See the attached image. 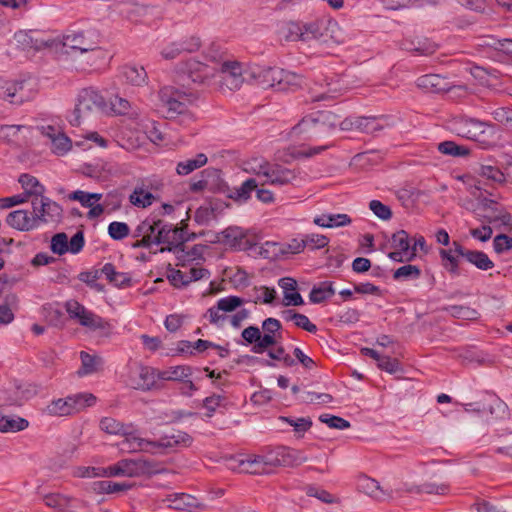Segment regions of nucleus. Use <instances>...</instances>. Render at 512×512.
<instances>
[{
    "label": "nucleus",
    "mask_w": 512,
    "mask_h": 512,
    "mask_svg": "<svg viewBox=\"0 0 512 512\" xmlns=\"http://www.w3.org/2000/svg\"><path fill=\"white\" fill-rule=\"evenodd\" d=\"M81 368L78 371L80 376L91 375L99 372L103 366V359L96 354H89L82 351L80 353Z\"/></svg>",
    "instance_id": "40"
},
{
    "label": "nucleus",
    "mask_w": 512,
    "mask_h": 512,
    "mask_svg": "<svg viewBox=\"0 0 512 512\" xmlns=\"http://www.w3.org/2000/svg\"><path fill=\"white\" fill-rule=\"evenodd\" d=\"M159 99L170 117L181 116L183 124L194 120V115L189 110V106L197 99L194 93L164 87L159 91Z\"/></svg>",
    "instance_id": "6"
},
{
    "label": "nucleus",
    "mask_w": 512,
    "mask_h": 512,
    "mask_svg": "<svg viewBox=\"0 0 512 512\" xmlns=\"http://www.w3.org/2000/svg\"><path fill=\"white\" fill-rule=\"evenodd\" d=\"M377 366L379 369L389 373L396 374L403 372V368L400 362L396 358H391L389 356H381L378 359Z\"/></svg>",
    "instance_id": "59"
},
{
    "label": "nucleus",
    "mask_w": 512,
    "mask_h": 512,
    "mask_svg": "<svg viewBox=\"0 0 512 512\" xmlns=\"http://www.w3.org/2000/svg\"><path fill=\"white\" fill-rule=\"evenodd\" d=\"M464 258L480 270H489L494 267L493 261L482 251L465 250Z\"/></svg>",
    "instance_id": "48"
},
{
    "label": "nucleus",
    "mask_w": 512,
    "mask_h": 512,
    "mask_svg": "<svg viewBox=\"0 0 512 512\" xmlns=\"http://www.w3.org/2000/svg\"><path fill=\"white\" fill-rule=\"evenodd\" d=\"M335 294V289L330 282H322L318 286H314L309 294V300L318 304Z\"/></svg>",
    "instance_id": "49"
},
{
    "label": "nucleus",
    "mask_w": 512,
    "mask_h": 512,
    "mask_svg": "<svg viewBox=\"0 0 512 512\" xmlns=\"http://www.w3.org/2000/svg\"><path fill=\"white\" fill-rule=\"evenodd\" d=\"M160 220L153 221L146 219L142 221L135 230V236L141 237V244L145 247L159 245L157 231H159Z\"/></svg>",
    "instance_id": "31"
},
{
    "label": "nucleus",
    "mask_w": 512,
    "mask_h": 512,
    "mask_svg": "<svg viewBox=\"0 0 512 512\" xmlns=\"http://www.w3.org/2000/svg\"><path fill=\"white\" fill-rule=\"evenodd\" d=\"M74 415L93 407L97 403V397L90 392H82L70 395Z\"/></svg>",
    "instance_id": "44"
},
{
    "label": "nucleus",
    "mask_w": 512,
    "mask_h": 512,
    "mask_svg": "<svg viewBox=\"0 0 512 512\" xmlns=\"http://www.w3.org/2000/svg\"><path fill=\"white\" fill-rule=\"evenodd\" d=\"M258 188V183L255 178L246 179L238 188H236L229 197L237 202H247L251 193Z\"/></svg>",
    "instance_id": "45"
},
{
    "label": "nucleus",
    "mask_w": 512,
    "mask_h": 512,
    "mask_svg": "<svg viewBox=\"0 0 512 512\" xmlns=\"http://www.w3.org/2000/svg\"><path fill=\"white\" fill-rule=\"evenodd\" d=\"M130 109V102L122 97L114 96L109 101L108 110H110L114 114L125 115L130 111Z\"/></svg>",
    "instance_id": "63"
},
{
    "label": "nucleus",
    "mask_w": 512,
    "mask_h": 512,
    "mask_svg": "<svg viewBox=\"0 0 512 512\" xmlns=\"http://www.w3.org/2000/svg\"><path fill=\"white\" fill-rule=\"evenodd\" d=\"M300 176L301 172L297 169H290L277 163H271L264 183L273 186L295 185Z\"/></svg>",
    "instance_id": "19"
},
{
    "label": "nucleus",
    "mask_w": 512,
    "mask_h": 512,
    "mask_svg": "<svg viewBox=\"0 0 512 512\" xmlns=\"http://www.w3.org/2000/svg\"><path fill=\"white\" fill-rule=\"evenodd\" d=\"M6 222L13 229L22 232H28L37 229L33 212H29L28 210L24 209H18L10 212L7 215Z\"/></svg>",
    "instance_id": "26"
},
{
    "label": "nucleus",
    "mask_w": 512,
    "mask_h": 512,
    "mask_svg": "<svg viewBox=\"0 0 512 512\" xmlns=\"http://www.w3.org/2000/svg\"><path fill=\"white\" fill-rule=\"evenodd\" d=\"M14 39L18 47L26 52H54L55 36H45L36 31H19L15 33Z\"/></svg>",
    "instance_id": "13"
},
{
    "label": "nucleus",
    "mask_w": 512,
    "mask_h": 512,
    "mask_svg": "<svg viewBox=\"0 0 512 512\" xmlns=\"http://www.w3.org/2000/svg\"><path fill=\"white\" fill-rule=\"evenodd\" d=\"M451 129L457 135L481 144H489L496 133L493 125L467 116L454 118Z\"/></svg>",
    "instance_id": "8"
},
{
    "label": "nucleus",
    "mask_w": 512,
    "mask_h": 512,
    "mask_svg": "<svg viewBox=\"0 0 512 512\" xmlns=\"http://www.w3.org/2000/svg\"><path fill=\"white\" fill-rule=\"evenodd\" d=\"M73 475L78 478H107V467L78 466Z\"/></svg>",
    "instance_id": "53"
},
{
    "label": "nucleus",
    "mask_w": 512,
    "mask_h": 512,
    "mask_svg": "<svg viewBox=\"0 0 512 512\" xmlns=\"http://www.w3.org/2000/svg\"><path fill=\"white\" fill-rule=\"evenodd\" d=\"M207 163V156L203 153L197 154L195 157L185 159L177 164L176 172L179 175H188L196 169L201 168Z\"/></svg>",
    "instance_id": "46"
},
{
    "label": "nucleus",
    "mask_w": 512,
    "mask_h": 512,
    "mask_svg": "<svg viewBox=\"0 0 512 512\" xmlns=\"http://www.w3.org/2000/svg\"><path fill=\"white\" fill-rule=\"evenodd\" d=\"M100 428L102 431L108 434H121L123 436L128 426H124L122 423L112 417H104L100 421Z\"/></svg>",
    "instance_id": "57"
},
{
    "label": "nucleus",
    "mask_w": 512,
    "mask_h": 512,
    "mask_svg": "<svg viewBox=\"0 0 512 512\" xmlns=\"http://www.w3.org/2000/svg\"><path fill=\"white\" fill-rule=\"evenodd\" d=\"M369 208L373 214L381 220L386 221L392 217L391 209L379 200L370 201Z\"/></svg>",
    "instance_id": "64"
},
{
    "label": "nucleus",
    "mask_w": 512,
    "mask_h": 512,
    "mask_svg": "<svg viewBox=\"0 0 512 512\" xmlns=\"http://www.w3.org/2000/svg\"><path fill=\"white\" fill-rule=\"evenodd\" d=\"M442 79L438 75L430 74L418 78L417 86L426 92H437L441 90Z\"/></svg>",
    "instance_id": "56"
},
{
    "label": "nucleus",
    "mask_w": 512,
    "mask_h": 512,
    "mask_svg": "<svg viewBox=\"0 0 512 512\" xmlns=\"http://www.w3.org/2000/svg\"><path fill=\"white\" fill-rule=\"evenodd\" d=\"M248 80L263 89H273L285 92L294 91L301 86L300 75L277 67L249 64L247 66Z\"/></svg>",
    "instance_id": "3"
},
{
    "label": "nucleus",
    "mask_w": 512,
    "mask_h": 512,
    "mask_svg": "<svg viewBox=\"0 0 512 512\" xmlns=\"http://www.w3.org/2000/svg\"><path fill=\"white\" fill-rule=\"evenodd\" d=\"M270 162L261 156H254L245 160L242 164L243 171L257 177H264L269 172Z\"/></svg>",
    "instance_id": "38"
},
{
    "label": "nucleus",
    "mask_w": 512,
    "mask_h": 512,
    "mask_svg": "<svg viewBox=\"0 0 512 512\" xmlns=\"http://www.w3.org/2000/svg\"><path fill=\"white\" fill-rule=\"evenodd\" d=\"M37 93L38 85L34 80H0V98L11 104L21 105L31 101Z\"/></svg>",
    "instance_id": "10"
},
{
    "label": "nucleus",
    "mask_w": 512,
    "mask_h": 512,
    "mask_svg": "<svg viewBox=\"0 0 512 512\" xmlns=\"http://www.w3.org/2000/svg\"><path fill=\"white\" fill-rule=\"evenodd\" d=\"M223 236L226 243L234 248L241 249L244 247L243 241L245 239V233L241 228L230 227L223 232Z\"/></svg>",
    "instance_id": "54"
},
{
    "label": "nucleus",
    "mask_w": 512,
    "mask_h": 512,
    "mask_svg": "<svg viewBox=\"0 0 512 512\" xmlns=\"http://www.w3.org/2000/svg\"><path fill=\"white\" fill-rule=\"evenodd\" d=\"M101 193H90L83 190H76L68 195L71 201H77L81 206L88 208L87 217L96 219L104 213V207L100 204L102 199Z\"/></svg>",
    "instance_id": "21"
},
{
    "label": "nucleus",
    "mask_w": 512,
    "mask_h": 512,
    "mask_svg": "<svg viewBox=\"0 0 512 512\" xmlns=\"http://www.w3.org/2000/svg\"><path fill=\"white\" fill-rule=\"evenodd\" d=\"M352 222L349 215L345 213L321 214L313 219V223L322 228H338L350 225Z\"/></svg>",
    "instance_id": "34"
},
{
    "label": "nucleus",
    "mask_w": 512,
    "mask_h": 512,
    "mask_svg": "<svg viewBox=\"0 0 512 512\" xmlns=\"http://www.w3.org/2000/svg\"><path fill=\"white\" fill-rule=\"evenodd\" d=\"M100 37L93 31H69L65 34L55 36L54 53L65 55L71 60L78 59L91 44Z\"/></svg>",
    "instance_id": "5"
},
{
    "label": "nucleus",
    "mask_w": 512,
    "mask_h": 512,
    "mask_svg": "<svg viewBox=\"0 0 512 512\" xmlns=\"http://www.w3.org/2000/svg\"><path fill=\"white\" fill-rule=\"evenodd\" d=\"M248 65L226 59L218 46L210 45L200 56L180 62L176 71L194 83L213 86L225 92L240 89L248 80Z\"/></svg>",
    "instance_id": "1"
},
{
    "label": "nucleus",
    "mask_w": 512,
    "mask_h": 512,
    "mask_svg": "<svg viewBox=\"0 0 512 512\" xmlns=\"http://www.w3.org/2000/svg\"><path fill=\"white\" fill-rule=\"evenodd\" d=\"M122 76L125 82L131 86L142 87L148 83V75L145 68L135 63L123 66Z\"/></svg>",
    "instance_id": "32"
},
{
    "label": "nucleus",
    "mask_w": 512,
    "mask_h": 512,
    "mask_svg": "<svg viewBox=\"0 0 512 512\" xmlns=\"http://www.w3.org/2000/svg\"><path fill=\"white\" fill-rule=\"evenodd\" d=\"M33 215L37 228L44 223L58 221L62 216V208L48 197H36L32 201Z\"/></svg>",
    "instance_id": "15"
},
{
    "label": "nucleus",
    "mask_w": 512,
    "mask_h": 512,
    "mask_svg": "<svg viewBox=\"0 0 512 512\" xmlns=\"http://www.w3.org/2000/svg\"><path fill=\"white\" fill-rule=\"evenodd\" d=\"M122 381L130 388L148 391L156 387V370L138 362H129L121 373Z\"/></svg>",
    "instance_id": "11"
},
{
    "label": "nucleus",
    "mask_w": 512,
    "mask_h": 512,
    "mask_svg": "<svg viewBox=\"0 0 512 512\" xmlns=\"http://www.w3.org/2000/svg\"><path fill=\"white\" fill-rule=\"evenodd\" d=\"M130 228L125 222L114 221L108 225V235L113 240H122L129 235Z\"/></svg>",
    "instance_id": "62"
},
{
    "label": "nucleus",
    "mask_w": 512,
    "mask_h": 512,
    "mask_svg": "<svg viewBox=\"0 0 512 512\" xmlns=\"http://www.w3.org/2000/svg\"><path fill=\"white\" fill-rule=\"evenodd\" d=\"M41 134L50 141L52 152L58 156L67 154L72 148V142L60 128L46 125L40 128Z\"/></svg>",
    "instance_id": "22"
},
{
    "label": "nucleus",
    "mask_w": 512,
    "mask_h": 512,
    "mask_svg": "<svg viewBox=\"0 0 512 512\" xmlns=\"http://www.w3.org/2000/svg\"><path fill=\"white\" fill-rule=\"evenodd\" d=\"M263 335L260 334V342L253 346V352L262 353L266 348L276 344L281 338V323L275 318H267L262 324Z\"/></svg>",
    "instance_id": "23"
},
{
    "label": "nucleus",
    "mask_w": 512,
    "mask_h": 512,
    "mask_svg": "<svg viewBox=\"0 0 512 512\" xmlns=\"http://www.w3.org/2000/svg\"><path fill=\"white\" fill-rule=\"evenodd\" d=\"M123 437L124 438L120 446L124 452H146L158 454V441L143 437L139 431L133 429L131 426H128Z\"/></svg>",
    "instance_id": "14"
},
{
    "label": "nucleus",
    "mask_w": 512,
    "mask_h": 512,
    "mask_svg": "<svg viewBox=\"0 0 512 512\" xmlns=\"http://www.w3.org/2000/svg\"><path fill=\"white\" fill-rule=\"evenodd\" d=\"M107 111L108 106L101 93L91 87L84 88L77 95L70 123L77 126L97 113Z\"/></svg>",
    "instance_id": "7"
},
{
    "label": "nucleus",
    "mask_w": 512,
    "mask_h": 512,
    "mask_svg": "<svg viewBox=\"0 0 512 512\" xmlns=\"http://www.w3.org/2000/svg\"><path fill=\"white\" fill-rule=\"evenodd\" d=\"M157 196L144 185L136 186L129 196L130 203L138 208H147L157 201Z\"/></svg>",
    "instance_id": "37"
},
{
    "label": "nucleus",
    "mask_w": 512,
    "mask_h": 512,
    "mask_svg": "<svg viewBox=\"0 0 512 512\" xmlns=\"http://www.w3.org/2000/svg\"><path fill=\"white\" fill-rule=\"evenodd\" d=\"M163 502L168 503V507L171 509L185 512H195L204 507L196 497L186 493L170 494L163 499Z\"/></svg>",
    "instance_id": "25"
},
{
    "label": "nucleus",
    "mask_w": 512,
    "mask_h": 512,
    "mask_svg": "<svg viewBox=\"0 0 512 512\" xmlns=\"http://www.w3.org/2000/svg\"><path fill=\"white\" fill-rule=\"evenodd\" d=\"M438 150L445 155L453 157H467L470 150L463 145H458L453 141H444L438 144Z\"/></svg>",
    "instance_id": "51"
},
{
    "label": "nucleus",
    "mask_w": 512,
    "mask_h": 512,
    "mask_svg": "<svg viewBox=\"0 0 512 512\" xmlns=\"http://www.w3.org/2000/svg\"><path fill=\"white\" fill-rule=\"evenodd\" d=\"M102 274L116 286H127L130 283V277L125 273L117 272L112 264L104 265Z\"/></svg>",
    "instance_id": "52"
},
{
    "label": "nucleus",
    "mask_w": 512,
    "mask_h": 512,
    "mask_svg": "<svg viewBox=\"0 0 512 512\" xmlns=\"http://www.w3.org/2000/svg\"><path fill=\"white\" fill-rule=\"evenodd\" d=\"M19 182L24 190L23 194L26 195L27 198L29 196L41 197L45 191L43 185H41L38 179L34 176L23 174L20 176Z\"/></svg>",
    "instance_id": "47"
},
{
    "label": "nucleus",
    "mask_w": 512,
    "mask_h": 512,
    "mask_svg": "<svg viewBox=\"0 0 512 512\" xmlns=\"http://www.w3.org/2000/svg\"><path fill=\"white\" fill-rule=\"evenodd\" d=\"M158 454H162L166 449L173 447H189L193 438L186 432L177 431L171 434H165L158 440Z\"/></svg>",
    "instance_id": "30"
},
{
    "label": "nucleus",
    "mask_w": 512,
    "mask_h": 512,
    "mask_svg": "<svg viewBox=\"0 0 512 512\" xmlns=\"http://www.w3.org/2000/svg\"><path fill=\"white\" fill-rule=\"evenodd\" d=\"M270 467L269 454L266 456L245 455L243 473L262 474Z\"/></svg>",
    "instance_id": "41"
},
{
    "label": "nucleus",
    "mask_w": 512,
    "mask_h": 512,
    "mask_svg": "<svg viewBox=\"0 0 512 512\" xmlns=\"http://www.w3.org/2000/svg\"><path fill=\"white\" fill-rule=\"evenodd\" d=\"M253 302L271 304L276 297V290L267 286H256L253 288Z\"/></svg>",
    "instance_id": "55"
},
{
    "label": "nucleus",
    "mask_w": 512,
    "mask_h": 512,
    "mask_svg": "<svg viewBox=\"0 0 512 512\" xmlns=\"http://www.w3.org/2000/svg\"><path fill=\"white\" fill-rule=\"evenodd\" d=\"M338 118L330 112H318L302 118L291 131L292 136L303 140H317L330 135L337 127Z\"/></svg>",
    "instance_id": "4"
},
{
    "label": "nucleus",
    "mask_w": 512,
    "mask_h": 512,
    "mask_svg": "<svg viewBox=\"0 0 512 512\" xmlns=\"http://www.w3.org/2000/svg\"><path fill=\"white\" fill-rule=\"evenodd\" d=\"M161 472L159 465L144 458L123 459L107 467L109 477H141L150 476Z\"/></svg>",
    "instance_id": "9"
},
{
    "label": "nucleus",
    "mask_w": 512,
    "mask_h": 512,
    "mask_svg": "<svg viewBox=\"0 0 512 512\" xmlns=\"http://www.w3.org/2000/svg\"><path fill=\"white\" fill-rule=\"evenodd\" d=\"M357 485L360 491L373 498L382 499L387 496V493L382 489L380 484L368 476L359 477Z\"/></svg>",
    "instance_id": "42"
},
{
    "label": "nucleus",
    "mask_w": 512,
    "mask_h": 512,
    "mask_svg": "<svg viewBox=\"0 0 512 512\" xmlns=\"http://www.w3.org/2000/svg\"><path fill=\"white\" fill-rule=\"evenodd\" d=\"M308 458L303 452L288 448L280 447L269 453L270 466H298L305 463Z\"/></svg>",
    "instance_id": "24"
},
{
    "label": "nucleus",
    "mask_w": 512,
    "mask_h": 512,
    "mask_svg": "<svg viewBox=\"0 0 512 512\" xmlns=\"http://www.w3.org/2000/svg\"><path fill=\"white\" fill-rule=\"evenodd\" d=\"M85 239L83 232L75 233L71 239H68L66 233H57L51 238L50 250L59 256L66 253L78 254L84 247Z\"/></svg>",
    "instance_id": "17"
},
{
    "label": "nucleus",
    "mask_w": 512,
    "mask_h": 512,
    "mask_svg": "<svg viewBox=\"0 0 512 512\" xmlns=\"http://www.w3.org/2000/svg\"><path fill=\"white\" fill-rule=\"evenodd\" d=\"M480 177L495 184H504L506 182L505 174L496 166L482 165L479 168Z\"/></svg>",
    "instance_id": "50"
},
{
    "label": "nucleus",
    "mask_w": 512,
    "mask_h": 512,
    "mask_svg": "<svg viewBox=\"0 0 512 512\" xmlns=\"http://www.w3.org/2000/svg\"><path fill=\"white\" fill-rule=\"evenodd\" d=\"M157 380L163 381H185L192 375V368L186 365L169 367L164 370H156Z\"/></svg>",
    "instance_id": "36"
},
{
    "label": "nucleus",
    "mask_w": 512,
    "mask_h": 512,
    "mask_svg": "<svg viewBox=\"0 0 512 512\" xmlns=\"http://www.w3.org/2000/svg\"><path fill=\"white\" fill-rule=\"evenodd\" d=\"M283 292L284 306H300L304 304L302 296L297 292V281L292 277H283L278 281Z\"/></svg>",
    "instance_id": "28"
},
{
    "label": "nucleus",
    "mask_w": 512,
    "mask_h": 512,
    "mask_svg": "<svg viewBox=\"0 0 512 512\" xmlns=\"http://www.w3.org/2000/svg\"><path fill=\"white\" fill-rule=\"evenodd\" d=\"M211 273L198 264L185 268L184 270H172L167 278L175 288H184L192 282L208 280Z\"/></svg>",
    "instance_id": "16"
},
{
    "label": "nucleus",
    "mask_w": 512,
    "mask_h": 512,
    "mask_svg": "<svg viewBox=\"0 0 512 512\" xmlns=\"http://www.w3.org/2000/svg\"><path fill=\"white\" fill-rule=\"evenodd\" d=\"M29 422L18 416H3L0 418V432L15 433L26 429Z\"/></svg>",
    "instance_id": "43"
},
{
    "label": "nucleus",
    "mask_w": 512,
    "mask_h": 512,
    "mask_svg": "<svg viewBox=\"0 0 512 512\" xmlns=\"http://www.w3.org/2000/svg\"><path fill=\"white\" fill-rule=\"evenodd\" d=\"M346 89L338 82H326L324 85L311 88V100L314 102L332 100L340 96Z\"/></svg>",
    "instance_id": "29"
},
{
    "label": "nucleus",
    "mask_w": 512,
    "mask_h": 512,
    "mask_svg": "<svg viewBox=\"0 0 512 512\" xmlns=\"http://www.w3.org/2000/svg\"><path fill=\"white\" fill-rule=\"evenodd\" d=\"M70 395L51 400L44 408V413L53 417H68L74 415Z\"/></svg>",
    "instance_id": "33"
},
{
    "label": "nucleus",
    "mask_w": 512,
    "mask_h": 512,
    "mask_svg": "<svg viewBox=\"0 0 512 512\" xmlns=\"http://www.w3.org/2000/svg\"><path fill=\"white\" fill-rule=\"evenodd\" d=\"M421 275V270L416 265H404L396 269L393 273V278L396 280L418 279Z\"/></svg>",
    "instance_id": "58"
},
{
    "label": "nucleus",
    "mask_w": 512,
    "mask_h": 512,
    "mask_svg": "<svg viewBox=\"0 0 512 512\" xmlns=\"http://www.w3.org/2000/svg\"><path fill=\"white\" fill-rule=\"evenodd\" d=\"M44 502L48 507L59 512H74L76 508V500L60 493H50L46 495Z\"/></svg>",
    "instance_id": "35"
},
{
    "label": "nucleus",
    "mask_w": 512,
    "mask_h": 512,
    "mask_svg": "<svg viewBox=\"0 0 512 512\" xmlns=\"http://www.w3.org/2000/svg\"><path fill=\"white\" fill-rule=\"evenodd\" d=\"M391 247L394 251L388 257L395 262H410L416 257L414 252H410L409 236L405 230H399L392 235Z\"/></svg>",
    "instance_id": "20"
},
{
    "label": "nucleus",
    "mask_w": 512,
    "mask_h": 512,
    "mask_svg": "<svg viewBox=\"0 0 512 512\" xmlns=\"http://www.w3.org/2000/svg\"><path fill=\"white\" fill-rule=\"evenodd\" d=\"M65 309L71 319L76 320L89 331L99 332L105 336L110 334L111 325L109 322L89 311L79 302L69 300L65 304Z\"/></svg>",
    "instance_id": "12"
},
{
    "label": "nucleus",
    "mask_w": 512,
    "mask_h": 512,
    "mask_svg": "<svg viewBox=\"0 0 512 512\" xmlns=\"http://www.w3.org/2000/svg\"><path fill=\"white\" fill-rule=\"evenodd\" d=\"M465 249L458 242H453L450 249H441L439 255L442 266L450 274H459V257H464Z\"/></svg>",
    "instance_id": "27"
},
{
    "label": "nucleus",
    "mask_w": 512,
    "mask_h": 512,
    "mask_svg": "<svg viewBox=\"0 0 512 512\" xmlns=\"http://www.w3.org/2000/svg\"><path fill=\"white\" fill-rule=\"evenodd\" d=\"M375 122L371 118L365 117H348L339 123L342 131H364L371 132L374 129Z\"/></svg>",
    "instance_id": "39"
},
{
    "label": "nucleus",
    "mask_w": 512,
    "mask_h": 512,
    "mask_svg": "<svg viewBox=\"0 0 512 512\" xmlns=\"http://www.w3.org/2000/svg\"><path fill=\"white\" fill-rule=\"evenodd\" d=\"M202 406L206 410L205 415L212 417L218 408L225 406V398L221 395L213 394L203 400Z\"/></svg>",
    "instance_id": "60"
},
{
    "label": "nucleus",
    "mask_w": 512,
    "mask_h": 512,
    "mask_svg": "<svg viewBox=\"0 0 512 512\" xmlns=\"http://www.w3.org/2000/svg\"><path fill=\"white\" fill-rule=\"evenodd\" d=\"M280 33L289 41L315 42L319 45H340L347 40L343 28L332 18L289 22L282 26Z\"/></svg>",
    "instance_id": "2"
},
{
    "label": "nucleus",
    "mask_w": 512,
    "mask_h": 512,
    "mask_svg": "<svg viewBox=\"0 0 512 512\" xmlns=\"http://www.w3.org/2000/svg\"><path fill=\"white\" fill-rule=\"evenodd\" d=\"M229 278L235 287H246L249 285L252 275L240 267L231 269Z\"/></svg>",
    "instance_id": "61"
},
{
    "label": "nucleus",
    "mask_w": 512,
    "mask_h": 512,
    "mask_svg": "<svg viewBox=\"0 0 512 512\" xmlns=\"http://www.w3.org/2000/svg\"><path fill=\"white\" fill-rule=\"evenodd\" d=\"M100 42L99 37L83 54L78 56V59L73 60L78 62L80 69H99L108 63L109 54L100 46Z\"/></svg>",
    "instance_id": "18"
}]
</instances>
